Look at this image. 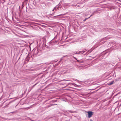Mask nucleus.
Returning a JSON list of instances; mask_svg holds the SVG:
<instances>
[{
	"mask_svg": "<svg viewBox=\"0 0 121 121\" xmlns=\"http://www.w3.org/2000/svg\"><path fill=\"white\" fill-rule=\"evenodd\" d=\"M54 12L53 13H52V14H50V15H53L54 14Z\"/></svg>",
	"mask_w": 121,
	"mask_h": 121,
	"instance_id": "5701e85b",
	"label": "nucleus"
},
{
	"mask_svg": "<svg viewBox=\"0 0 121 121\" xmlns=\"http://www.w3.org/2000/svg\"><path fill=\"white\" fill-rule=\"evenodd\" d=\"M92 51V50H89L87 52V53H90Z\"/></svg>",
	"mask_w": 121,
	"mask_h": 121,
	"instance_id": "0eeeda50",
	"label": "nucleus"
},
{
	"mask_svg": "<svg viewBox=\"0 0 121 121\" xmlns=\"http://www.w3.org/2000/svg\"><path fill=\"white\" fill-rule=\"evenodd\" d=\"M37 84H35L34 85L32 86L31 87L32 88L35 86V85Z\"/></svg>",
	"mask_w": 121,
	"mask_h": 121,
	"instance_id": "f3484780",
	"label": "nucleus"
},
{
	"mask_svg": "<svg viewBox=\"0 0 121 121\" xmlns=\"http://www.w3.org/2000/svg\"><path fill=\"white\" fill-rule=\"evenodd\" d=\"M32 89V88L31 87H29V89L28 91L29 92H30Z\"/></svg>",
	"mask_w": 121,
	"mask_h": 121,
	"instance_id": "9d476101",
	"label": "nucleus"
},
{
	"mask_svg": "<svg viewBox=\"0 0 121 121\" xmlns=\"http://www.w3.org/2000/svg\"><path fill=\"white\" fill-rule=\"evenodd\" d=\"M59 5H56V7H55L54 8V9H58V8L59 7Z\"/></svg>",
	"mask_w": 121,
	"mask_h": 121,
	"instance_id": "1a4fd4ad",
	"label": "nucleus"
},
{
	"mask_svg": "<svg viewBox=\"0 0 121 121\" xmlns=\"http://www.w3.org/2000/svg\"><path fill=\"white\" fill-rule=\"evenodd\" d=\"M49 17H48V18H49Z\"/></svg>",
	"mask_w": 121,
	"mask_h": 121,
	"instance_id": "7c9ffc66",
	"label": "nucleus"
},
{
	"mask_svg": "<svg viewBox=\"0 0 121 121\" xmlns=\"http://www.w3.org/2000/svg\"><path fill=\"white\" fill-rule=\"evenodd\" d=\"M114 82V81H112L111 82L109 83L108 85H111Z\"/></svg>",
	"mask_w": 121,
	"mask_h": 121,
	"instance_id": "39448f33",
	"label": "nucleus"
},
{
	"mask_svg": "<svg viewBox=\"0 0 121 121\" xmlns=\"http://www.w3.org/2000/svg\"><path fill=\"white\" fill-rule=\"evenodd\" d=\"M55 9H54L53 10H52V11H54V10H55Z\"/></svg>",
	"mask_w": 121,
	"mask_h": 121,
	"instance_id": "c85d7f7f",
	"label": "nucleus"
},
{
	"mask_svg": "<svg viewBox=\"0 0 121 121\" xmlns=\"http://www.w3.org/2000/svg\"><path fill=\"white\" fill-rule=\"evenodd\" d=\"M63 58L62 57V58L60 59V60L59 61V62H61V61L62 60V59H63Z\"/></svg>",
	"mask_w": 121,
	"mask_h": 121,
	"instance_id": "a211bd4d",
	"label": "nucleus"
},
{
	"mask_svg": "<svg viewBox=\"0 0 121 121\" xmlns=\"http://www.w3.org/2000/svg\"><path fill=\"white\" fill-rule=\"evenodd\" d=\"M17 112V110L15 111H14L13 112H12L10 113H16Z\"/></svg>",
	"mask_w": 121,
	"mask_h": 121,
	"instance_id": "9b49d317",
	"label": "nucleus"
},
{
	"mask_svg": "<svg viewBox=\"0 0 121 121\" xmlns=\"http://www.w3.org/2000/svg\"><path fill=\"white\" fill-rule=\"evenodd\" d=\"M83 51H80L79 52V53L80 54H83Z\"/></svg>",
	"mask_w": 121,
	"mask_h": 121,
	"instance_id": "ddd939ff",
	"label": "nucleus"
},
{
	"mask_svg": "<svg viewBox=\"0 0 121 121\" xmlns=\"http://www.w3.org/2000/svg\"><path fill=\"white\" fill-rule=\"evenodd\" d=\"M65 15V14H60V15H57V16H54V17H56V16H61V15Z\"/></svg>",
	"mask_w": 121,
	"mask_h": 121,
	"instance_id": "423d86ee",
	"label": "nucleus"
},
{
	"mask_svg": "<svg viewBox=\"0 0 121 121\" xmlns=\"http://www.w3.org/2000/svg\"><path fill=\"white\" fill-rule=\"evenodd\" d=\"M61 1H60V3H59V4L58 5H59V4H60V3H61Z\"/></svg>",
	"mask_w": 121,
	"mask_h": 121,
	"instance_id": "b1692460",
	"label": "nucleus"
},
{
	"mask_svg": "<svg viewBox=\"0 0 121 121\" xmlns=\"http://www.w3.org/2000/svg\"><path fill=\"white\" fill-rule=\"evenodd\" d=\"M87 19V18H86L83 20V21L84 22Z\"/></svg>",
	"mask_w": 121,
	"mask_h": 121,
	"instance_id": "6ab92c4d",
	"label": "nucleus"
},
{
	"mask_svg": "<svg viewBox=\"0 0 121 121\" xmlns=\"http://www.w3.org/2000/svg\"><path fill=\"white\" fill-rule=\"evenodd\" d=\"M30 57H29L28 56H28L26 57V59L25 60L26 61H28L30 59Z\"/></svg>",
	"mask_w": 121,
	"mask_h": 121,
	"instance_id": "f03ea898",
	"label": "nucleus"
},
{
	"mask_svg": "<svg viewBox=\"0 0 121 121\" xmlns=\"http://www.w3.org/2000/svg\"><path fill=\"white\" fill-rule=\"evenodd\" d=\"M57 105V104H55L49 105H48V106H47L46 107L47 108H48L51 107V106H53V105Z\"/></svg>",
	"mask_w": 121,
	"mask_h": 121,
	"instance_id": "7ed1b4c3",
	"label": "nucleus"
},
{
	"mask_svg": "<svg viewBox=\"0 0 121 121\" xmlns=\"http://www.w3.org/2000/svg\"><path fill=\"white\" fill-rule=\"evenodd\" d=\"M58 9H55V10H57Z\"/></svg>",
	"mask_w": 121,
	"mask_h": 121,
	"instance_id": "cd10ccee",
	"label": "nucleus"
},
{
	"mask_svg": "<svg viewBox=\"0 0 121 121\" xmlns=\"http://www.w3.org/2000/svg\"><path fill=\"white\" fill-rule=\"evenodd\" d=\"M60 62H59L57 64V65L59 64L60 63Z\"/></svg>",
	"mask_w": 121,
	"mask_h": 121,
	"instance_id": "a878e982",
	"label": "nucleus"
},
{
	"mask_svg": "<svg viewBox=\"0 0 121 121\" xmlns=\"http://www.w3.org/2000/svg\"><path fill=\"white\" fill-rule=\"evenodd\" d=\"M69 112H71V113H73V112H72V111H71V110H69Z\"/></svg>",
	"mask_w": 121,
	"mask_h": 121,
	"instance_id": "dca6fc26",
	"label": "nucleus"
},
{
	"mask_svg": "<svg viewBox=\"0 0 121 121\" xmlns=\"http://www.w3.org/2000/svg\"><path fill=\"white\" fill-rule=\"evenodd\" d=\"M79 54L80 53H79V52H76V53H75V54Z\"/></svg>",
	"mask_w": 121,
	"mask_h": 121,
	"instance_id": "412c9836",
	"label": "nucleus"
},
{
	"mask_svg": "<svg viewBox=\"0 0 121 121\" xmlns=\"http://www.w3.org/2000/svg\"><path fill=\"white\" fill-rule=\"evenodd\" d=\"M57 101V100H52L51 101V102H56Z\"/></svg>",
	"mask_w": 121,
	"mask_h": 121,
	"instance_id": "4468645a",
	"label": "nucleus"
},
{
	"mask_svg": "<svg viewBox=\"0 0 121 121\" xmlns=\"http://www.w3.org/2000/svg\"><path fill=\"white\" fill-rule=\"evenodd\" d=\"M93 14H94V13H93L92 14V15H91L90 16V17H88L87 18V19H88V18H90V17H91L92 16V15H93Z\"/></svg>",
	"mask_w": 121,
	"mask_h": 121,
	"instance_id": "2eb2a0df",
	"label": "nucleus"
},
{
	"mask_svg": "<svg viewBox=\"0 0 121 121\" xmlns=\"http://www.w3.org/2000/svg\"><path fill=\"white\" fill-rule=\"evenodd\" d=\"M87 113L88 114V117L89 118L91 117L93 114V112L91 111H89Z\"/></svg>",
	"mask_w": 121,
	"mask_h": 121,
	"instance_id": "f257e3e1",
	"label": "nucleus"
},
{
	"mask_svg": "<svg viewBox=\"0 0 121 121\" xmlns=\"http://www.w3.org/2000/svg\"><path fill=\"white\" fill-rule=\"evenodd\" d=\"M86 49H85V50H84L83 51V53L85 52H86Z\"/></svg>",
	"mask_w": 121,
	"mask_h": 121,
	"instance_id": "aec40b11",
	"label": "nucleus"
},
{
	"mask_svg": "<svg viewBox=\"0 0 121 121\" xmlns=\"http://www.w3.org/2000/svg\"><path fill=\"white\" fill-rule=\"evenodd\" d=\"M15 100H13L12 101H10V102H9V103L8 104H7L6 105V106H5V107H7V105H9V104H10V103H12V102L14 101Z\"/></svg>",
	"mask_w": 121,
	"mask_h": 121,
	"instance_id": "6e6552de",
	"label": "nucleus"
},
{
	"mask_svg": "<svg viewBox=\"0 0 121 121\" xmlns=\"http://www.w3.org/2000/svg\"><path fill=\"white\" fill-rule=\"evenodd\" d=\"M38 50H37V52L36 53H34V54L33 55V56H34L35 55H37L38 53Z\"/></svg>",
	"mask_w": 121,
	"mask_h": 121,
	"instance_id": "f8f14e48",
	"label": "nucleus"
},
{
	"mask_svg": "<svg viewBox=\"0 0 121 121\" xmlns=\"http://www.w3.org/2000/svg\"><path fill=\"white\" fill-rule=\"evenodd\" d=\"M107 53V52H103V53H101L100 54V56H102L103 54V56H104V55H105L106 53Z\"/></svg>",
	"mask_w": 121,
	"mask_h": 121,
	"instance_id": "20e7f679",
	"label": "nucleus"
},
{
	"mask_svg": "<svg viewBox=\"0 0 121 121\" xmlns=\"http://www.w3.org/2000/svg\"><path fill=\"white\" fill-rule=\"evenodd\" d=\"M5 102V101H4L3 103H4Z\"/></svg>",
	"mask_w": 121,
	"mask_h": 121,
	"instance_id": "c756f323",
	"label": "nucleus"
},
{
	"mask_svg": "<svg viewBox=\"0 0 121 121\" xmlns=\"http://www.w3.org/2000/svg\"><path fill=\"white\" fill-rule=\"evenodd\" d=\"M90 121H93V120H92V119H90Z\"/></svg>",
	"mask_w": 121,
	"mask_h": 121,
	"instance_id": "4be33fe9",
	"label": "nucleus"
},
{
	"mask_svg": "<svg viewBox=\"0 0 121 121\" xmlns=\"http://www.w3.org/2000/svg\"><path fill=\"white\" fill-rule=\"evenodd\" d=\"M67 56V55H66V56H63V57H65V56Z\"/></svg>",
	"mask_w": 121,
	"mask_h": 121,
	"instance_id": "bb28decb",
	"label": "nucleus"
},
{
	"mask_svg": "<svg viewBox=\"0 0 121 121\" xmlns=\"http://www.w3.org/2000/svg\"><path fill=\"white\" fill-rule=\"evenodd\" d=\"M60 62H59L57 64V65L59 64L60 63Z\"/></svg>",
	"mask_w": 121,
	"mask_h": 121,
	"instance_id": "393cba45",
	"label": "nucleus"
}]
</instances>
